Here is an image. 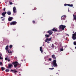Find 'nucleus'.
I'll return each instance as SVG.
<instances>
[{
    "instance_id": "nucleus-1",
    "label": "nucleus",
    "mask_w": 76,
    "mask_h": 76,
    "mask_svg": "<svg viewBox=\"0 0 76 76\" xmlns=\"http://www.w3.org/2000/svg\"><path fill=\"white\" fill-rule=\"evenodd\" d=\"M57 62V61L56 60H54L53 61V66H52V67H57L58 66L57 65V64L56 63Z\"/></svg>"
},
{
    "instance_id": "nucleus-2",
    "label": "nucleus",
    "mask_w": 76,
    "mask_h": 76,
    "mask_svg": "<svg viewBox=\"0 0 76 76\" xmlns=\"http://www.w3.org/2000/svg\"><path fill=\"white\" fill-rule=\"evenodd\" d=\"M65 28H66L65 26H64L63 25H61L59 26V29H62V30H63V31L64 30Z\"/></svg>"
},
{
    "instance_id": "nucleus-3",
    "label": "nucleus",
    "mask_w": 76,
    "mask_h": 76,
    "mask_svg": "<svg viewBox=\"0 0 76 76\" xmlns=\"http://www.w3.org/2000/svg\"><path fill=\"white\" fill-rule=\"evenodd\" d=\"M17 22L16 21H13L11 22L10 23V25H16Z\"/></svg>"
},
{
    "instance_id": "nucleus-4",
    "label": "nucleus",
    "mask_w": 76,
    "mask_h": 76,
    "mask_svg": "<svg viewBox=\"0 0 76 76\" xmlns=\"http://www.w3.org/2000/svg\"><path fill=\"white\" fill-rule=\"evenodd\" d=\"M51 31H52V30H49V31H48V32H47L48 33H49V35H52V34H53V32Z\"/></svg>"
},
{
    "instance_id": "nucleus-5",
    "label": "nucleus",
    "mask_w": 76,
    "mask_h": 76,
    "mask_svg": "<svg viewBox=\"0 0 76 76\" xmlns=\"http://www.w3.org/2000/svg\"><path fill=\"white\" fill-rule=\"evenodd\" d=\"M66 18V15H64L61 16V20H64Z\"/></svg>"
},
{
    "instance_id": "nucleus-6",
    "label": "nucleus",
    "mask_w": 76,
    "mask_h": 76,
    "mask_svg": "<svg viewBox=\"0 0 76 76\" xmlns=\"http://www.w3.org/2000/svg\"><path fill=\"white\" fill-rule=\"evenodd\" d=\"M13 10L14 13H16V7H13Z\"/></svg>"
},
{
    "instance_id": "nucleus-7",
    "label": "nucleus",
    "mask_w": 76,
    "mask_h": 76,
    "mask_svg": "<svg viewBox=\"0 0 76 76\" xmlns=\"http://www.w3.org/2000/svg\"><path fill=\"white\" fill-rule=\"evenodd\" d=\"M6 13H7V12H3L2 13V15L4 17H6V15H6Z\"/></svg>"
},
{
    "instance_id": "nucleus-8",
    "label": "nucleus",
    "mask_w": 76,
    "mask_h": 76,
    "mask_svg": "<svg viewBox=\"0 0 76 76\" xmlns=\"http://www.w3.org/2000/svg\"><path fill=\"white\" fill-rule=\"evenodd\" d=\"M51 38H48L46 39V40H45V42H47L48 41H51Z\"/></svg>"
},
{
    "instance_id": "nucleus-9",
    "label": "nucleus",
    "mask_w": 76,
    "mask_h": 76,
    "mask_svg": "<svg viewBox=\"0 0 76 76\" xmlns=\"http://www.w3.org/2000/svg\"><path fill=\"white\" fill-rule=\"evenodd\" d=\"M13 19V18L12 17H10L8 18V21H9V22H10V21H12V19Z\"/></svg>"
},
{
    "instance_id": "nucleus-10",
    "label": "nucleus",
    "mask_w": 76,
    "mask_h": 76,
    "mask_svg": "<svg viewBox=\"0 0 76 76\" xmlns=\"http://www.w3.org/2000/svg\"><path fill=\"white\" fill-rule=\"evenodd\" d=\"M52 58H53V60H56V57L54 54L52 56Z\"/></svg>"
},
{
    "instance_id": "nucleus-11",
    "label": "nucleus",
    "mask_w": 76,
    "mask_h": 76,
    "mask_svg": "<svg viewBox=\"0 0 76 76\" xmlns=\"http://www.w3.org/2000/svg\"><path fill=\"white\" fill-rule=\"evenodd\" d=\"M11 71L12 72H13V73H17V71L15 69H14V70L11 69Z\"/></svg>"
},
{
    "instance_id": "nucleus-12",
    "label": "nucleus",
    "mask_w": 76,
    "mask_h": 76,
    "mask_svg": "<svg viewBox=\"0 0 76 76\" xmlns=\"http://www.w3.org/2000/svg\"><path fill=\"white\" fill-rule=\"evenodd\" d=\"M51 30L54 31V32H57V30L55 28H54L53 29H51Z\"/></svg>"
},
{
    "instance_id": "nucleus-13",
    "label": "nucleus",
    "mask_w": 76,
    "mask_h": 76,
    "mask_svg": "<svg viewBox=\"0 0 76 76\" xmlns=\"http://www.w3.org/2000/svg\"><path fill=\"white\" fill-rule=\"evenodd\" d=\"M12 64H10L8 65V67L9 68V69H10V68H12Z\"/></svg>"
},
{
    "instance_id": "nucleus-14",
    "label": "nucleus",
    "mask_w": 76,
    "mask_h": 76,
    "mask_svg": "<svg viewBox=\"0 0 76 76\" xmlns=\"http://www.w3.org/2000/svg\"><path fill=\"white\" fill-rule=\"evenodd\" d=\"M75 36H75L74 35H72V38L74 40H75V39H76V37H75Z\"/></svg>"
},
{
    "instance_id": "nucleus-15",
    "label": "nucleus",
    "mask_w": 76,
    "mask_h": 76,
    "mask_svg": "<svg viewBox=\"0 0 76 76\" xmlns=\"http://www.w3.org/2000/svg\"><path fill=\"white\" fill-rule=\"evenodd\" d=\"M40 51L42 53V52H43V50H42V47H41L40 48Z\"/></svg>"
},
{
    "instance_id": "nucleus-16",
    "label": "nucleus",
    "mask_w": 76,
    "mask_h": 76,
    "mask_svg": "<svg viewBox=\"0 0 76 76\" xmlns=\"http://www.w3.org/2000/svg\"><path fill=\"white\" fill-rule=\"evenodd\" d=\"M7 13L8 15H11V12L9 11L7 12Z\"/></svg>"
},
{
    "instance_id": "nucleus-17",
    "label": "nucleus",
    "mask_w": 76,
    "mask_h": 76,
    "mask_svg": "<svg viewBox=\"0 0 76 76\" xmlns=\"http://www.w3.org/2000/svg\"><path fill=\"white\" fill-rule=\"evenodd\" d=\"M9 48V46L8 45H7L6 46V48H5V50L6 51H8V49Z\"/></svg>"
},
{
    "instance_id": "nucleus-18",
    "label": "nucleus",
    "mask_w": 76,
    "mask_h": 76,
    "mask_svg": "<svg viewBox=\"0 0 76 76\" xmlns=\"http://www.w3.org/2000/svg\"><path fill=\"white\" fill-rule=\"evenodd\" d=\"M12 64H18V62L16 61H15V62H13L12 63Z\"/></svg>"
},
{
    "instance_id": "nucleus-19",
    "label": "nucleus",
    "mask_w": 76,
    "mask_h": 76,
    "mask_svg": "<svg viewBox=\"0 0 76 76\" xmlns=\"http://www.w3.org/2000/svg\"><path fill=\"white\" fill-rule=\"evenodd\" d=\"M73 16L74 17V20H76V15H73Z\"/></svg>"
},
{
    "instance_id": "nucleus-20",
    "label": "nucleus",
    "mask_w": 76,
    "mask_h": 76,
    "mask_svg": "<svg viewBox=\"0 0 76 76\" xmlns=\"http://www.w3.org/2000/svg\"><path fill=\"white\" fill-rule=\"evenodd\" d=\"M18 66V64H14V66L15 68H16V67H17Z\"/></svg>"
},
{
    "instance_id": "nucleus-21",
    "label": "nucleus",
    "mask_w": 76,
    "mask_h": 76,
    "mask_svg": "<svg viewBox=\"0 0 76 76\" xmlns=\"http://www.w3.org/2000/svg\"><path fill=\"white\" fill-rule=\"evenodd\" d=\"M5 69H6V68H4V67H1V69L2 70V71H3L4 70H5Z\"/></svg>"
},
{
    "instance_id": "nucleus-22",
    "label": "nucleus",
    "mask_w": 76,
    "mask_h": 76,
    "mask_svg": "<svg viewBox=\"0 0 76 76\" xmlns=\"http://www.w3.org/2000/svg\"><path fill=\"white\" fill-rule=\"evenodd\" d=\"M45 37H46V38H48V37H50V35L49 34H45Z\"/></svg>"
},
{
    "instance_id": "nucleus-23",
    "label": "nucleus",
    "mask_w": 76,
    "mask_h": 76,
    "mask_svg": "<svg viewBox=\"0 0 76 76\" xmlns=\"http://www.w3.org/2000/svg\"><path fill=\"white\" fill-rule=\"evenodd\" d=\"M7 51H8V53H9V54H10V53H12V51H10V50H8Z\"/></svg>"
},
{
    "instance_id": "nucleus-24",
    "label": "nucleus",
    "mask_w": 76,
    "mask_h": 76,
    "mask_svg": "<svg viewBox=\"0 0 76 76\" xmlns=\"http://www.w3.org/2000/svg\"><path fill=\"white\" fill-rule=\"evenodd\" d=\"M73 4H72L71 5L70 4H68V6H69V7H73Z\"/></svg>"
},
{
    "instance_id": "nucleus-25",
    "label": "nucleus",
    "mask_w": 76,
    "mask_h": 76,
    "mask_svg": "<svg viewBox=\"0 0 76 76\" xmlns=\"http://www.w3.org/2000/svg\"><path fill=\"white\" fill-rule=\"evenodd\" d=\"M9 71H10V70L9 69H6L5 70V71L6 72H9Z\"/></svg>"
},
{
    "instance_id": "nucleus-26",
    "label": "nucleus",
    "mask_w": 76,
    "mask_h": 76,
    "mask_svg": "<svg viewBox=\"0 0 76 76\" xmlns=\"http://www.w3.org/2000/svg\"><path fill=\"white\" fill-rule=\"evenodd\" d=\"M12 47H13V45H10V48L11 49V48H12Z\"/></svg>"
},
{
    "instance_id": "nucleus-27",
    "label": "nucleus",
    "mask_w": 76,
    "mask_h": 76,
    "mask_svg": "<svg viewBox=\"0 0 76 76\" xmlns=\"http://www.w3.org/2000/svg\"><path fill=\"white\" fill-rule=\"evenodd\" d=\"M51 47H52V48H54V45L52 44V45L51 46Z\"/></svg>"
},
{
    "instance_id": "nucleus-28",
    "label": "nucleus",
    "mask_w": 76,
    "mask_h": 76,
    "mask_svg": "<svg viewBox=\"0 0 76 76\" xmlns=\"http://www.w3.org/2000/svg\"><path fill=\"white\" fill-rule=\"evenodd\" d=\"M64 49L63 48H61L60 49V51H63Z\"/></svg>"
},
{
    "instance_id": "nucleus-29",
    "label": "nucleus",
    "mask_w": 76,
    "mask_h": 76,
    "mask_svg": "<svg viewBox=\"0 0 76 76\" xmlns=\"http://www.w3.org/2000/svg\"><path fill=\"white\" fill-rule=\"evenodd\" d=\"M68 4H64V6H68Z\"/></svg>"
},
{
    "instance_id": "nucleus-30",
    "label": "nucleus",
    "mask_w": 76,
    "mask_h": 76,
    "mask_svg": "<svg viewBox=\"0 0 76 76\" xmlns=\"http://www.w3.org/2000/svg\"><path fill=\"white\" fill-rule=\"evenodd\" d=\"M74 44L75 45H76V42L75 41L74 42Z\"/></svg>"
},
{
    "instance_id": "nucleus-31",
    "label": "nucleus",
    "mask_w": 76,
    "mask_h": 76,
    "mask_svg": "<svg viewBox=\"0 0 76 76\" xmlns=\"http://www.w3.org/2000/svg\"><path fill=\"white\" fill-rule=\"evenodd\" d=\"M54 68H49V69H50V70H53Z\"/></svg>"
},
{
    "instance_id": "nucleus-32",
    "label": "nucleus",
    "mask_w": 76,
    "mask_h": 76,
    "mask_svg": "<svg viewBox=\"0 0 76 76\" xmlns=\"http://www.w3.org/2000/svg\"><path fill=\"white\" fill-rule=\"evenodd\" d=\"M72 35H74V36H76V32H75V34H72Z\"/></svg>"
},
{
    "instance_id": "nucleus-33",
    "label": "nucleus",
    "mask_w": 76,
    "mask_h": 76,
    "mask_svg": "<svg viewBox=\"0 0 76 76\" xmlns=\"http://www.w3.org/2000/svg\"><path fill=\"white\" fill-rule=\"evenodd\" d=\"M52 60V59H51V58H49V61H51Z\"/></svg>"
},
{
    "instance_id": "nucleus-34",
    "label": "nucleus",
    "mask_w": 76,
    "mask_h": 76,
    "mask_svg": "<svg viewBox=\"0 0 76 76\" xmlns=\"http://www.w3.org/2000/svg\"><path fill=\"white\" fill-rule=\"evenodd\" d=\"M32 22H33V23H35V21L34 20H33Z\"/></svg>"
},
{
    "instance_id": "nucleus-35",
    "label": "nucleus",
    "mask_w": 76,
    "mask_h": 76,
    "mask_svg": "<svg viewBox=\"0 0 76 76\" xmlns=\"http://www.w3.org/2000/svg\"><path fill=\"white\" fill-rule=\"evenodd\" d=\"M4 20H5V18H4L1 19L2 21H4Z\"/></svg>"
},
{
    "instance_id": "nucleus-36",
    "label": "nucleus",
    "mask_w": 76,
    "mask_h": 76,
    "mask_svg": "<svg viewBox=\"0 0 76 76\" xmlns=\"http://www.w3.org/2000/svg\"><path fill=\"white\" fill-rule=\"evenodd\" d=\"M5 60H6V61L7 60H8V58H7L6 57L5 58Z\"/></svg>"
},
{
    "instance_id": "nucleus-37",
    "label": "nucleus",
    "mask_w": 76,
    "mask_h": 76,
    "mask_svg": "<svg viewBox=\"0 0 76 76\" xmlns=\"http://www.w3.org/2000/svg\"><path fill=\"white\" fill-rule=\"evenodd\" d=\"M2 58L1 57V56H0V60H2Z\"/></svg>"
},
{
    "instance_id": "nucleus-38",
    "label": "nucleus",
    "mask_w": 76,
    "mask_h": 76,
    "mask_svg": "<svg viewBox=\"0 0 76 76\" xmlns=\"http://www.w3.org/2000/svg\"><path fill=\"white\" fill-rule=\"evenodd\" d=\"M60 46H61V45H62V43H61V42H60Z\"/></svg>"
},
{
    "instance_id": "nucleus-39",
    "label": "nucleus",
    "mask_w": 76,
    "mask_h": 76,
    "mask_svg": "<svg viewBox=\"0 0 76 76\" xmlns=\"http://www.w3.org/2000/svg\"><path fill=\"white\" fill-rule=\"evenodd\" d=\"M0 65H1V66L2 65V62H0Z\"/></svg>"
},
{
    "instance_id": "nucleus-40",
    "label": "nucleus",
    "mask_w": 76,
    "mask_h": 76,
    "mask_svg": "<svg viewBox=\"0 0 76 76\" xmlns=\"http://www.w3.org/2000/svg\"><path fill=\"white\" fill-rule=\"evenodd\" d=\"M10 4H11V5H12V4H13V3H12V2H11L10 3Z\"/></svg>"
},
{
    "instance_id": "nucleus-41",
    "label": "nucleus",
    "mask_w": 76,
    "mask_h": 76,
    "mask_svg": "<svg viewBox=\"0 0 76 76\" xmlns=\"http://www.w3.org/2000/svg\"><path fill=\"white\" fill-rule=\"evenodd\" d=\"M66 35L67 37H69V34H66Z\"/></svg>"
},
{
    "instance_id": "nucleus-42",
    "label": "nucleus",
    "mask_w": 76,
    "mask_h": 76,
    "mask_svg": "<svg viewBox=\"0 0 76 76\" xmlns=\"http://www.w3.org/2000/svg\"><path fill=\"white\" fill-rule=\"evenodd\" d=\"M4 10V12H5V10H6V8H4V10Z\"/></svg>"
},
{
    "instance_id": "nucleus-43",
    "label": "nucleus",
    "mask_w": 76,
    "mask_h": 76,
    "mask_svg": "<svg viewBox=\"0 0 76 76\" xmlns=\"http://www.w3.org/2000/svg\"><path fill=\"white\" fill-rule=\"evenodd\" d=\"M2 56V55L1 54V53L0 52V56Z\"/></svg>"
},
{
    "instance_id": "nucleus-44",
    "label": "nucleus",
    "mask_w": 76,
    "mask_h": 76,
    "mask_svg": "<svg viewBox=\"0 0 76 76\" xmlns=\"http://www.w3.org/2000/svg\"><path fill=\"white\" fill-rule=\"evenodd\" d=\"M8 61L9 62L10 61V59H8Z\"/></svg>"
},
{
    "instance_id": "nucleus-45",
    "label": "nucleus",
    "mask_w": 76,
    "mask_h": 76,
    "mask_svg": "<svg viewBox=\"0 0 76 76\" xmlns=\"http://www.w3.org/2000/svg\"><path fill=\"white\" fill-rule=\"evenodd\" d=\"M3 18V17H2L0 18V19H2V18Z\"/></svg>"
},
{
    "instance_id": "nucleus-46",
    "label": "nucleus",
    "mask_w": 76,
    "mask_h": 76,
    "mask_svg": "<svg viewBox=\"0 0 76 76\" xmlns=\"http://www.w3.org/2000/svg\"><path fill=\"white\" fill-rule=\"evenodd\" d=\"M47 43H48V44H49V43H50V42L48 41V42H47Z\"/></svg>"
},
{
    "instance_id": "nucleus-47",
    "label": "nucleus",
    "mask_w": 76,
    "mask_h": 76,
    "mask_svg": "<svg viewBox=\"0 0 76 76\" xmlns=\"http://www.w3.org/2000/svg\"><path fill=\"white\" fill-rule=\"evenodd\" d=\"M22 47H23V48H25V46H22Z\"/></svg>"
},
{
    "instance_id": "nucleus-48",
    "label": "nucleus",
    "mask_w": 76,
    "mask_h": 76,
    "mask_svg": "<svg viewBox=\"0 0 76 76\" xmlns=\"http://www.w3.org/2000/svg\"><path fill=\"white\" fill-rule=\"evenodd\" d=\"M55 49H56V48H57V47H55Z\"/></svg>"
},
{
    "instance_id": "nucleus-49",
    "label": "nucleus",
    "mask_w": 76,
    "mask_h": 76,
    "mask_svg": "<svg viewBox=\"0 0 76 76\" xmlns=\"http://www.w3.org/2000/svg\"><path fill=\"white\" fill-rule=\"evenodd\" d=\"M75 49H76V46L75 47Z\"/></svg>"
},
{
    "instance_id": "nucleus-50",
    "label": "nucleus",
    "mask_w": 76,
    "mask_h": 76,
    "mask_svg": "<svg viewBox=\"0 0 76 76\" xmlns=\"http://www.w3.org/2000/svg\"><path fill=\"white\" fill-rule=\"evenodd\" d=\"M34 9H37V8H35Z\"/></svg>"
},
{
    "instance_id": "nucleus-51",
    "label": "nucleus",
    "mask_w": 76,
    "mask_h": 76,
    "mask_svg": "<svg viewBox=\"0 0 76 76\" xmlns=\"http://www.w3.org/2000/svg\"><path fill=\"white\" fill-rule=\"evenodd\" d=\"M56 43L57 44V42H56Z\"/></svg>"
},
{
    "instance_id": "nucleus-52",
    "label": "nucleus",
    "mask_w": 76,
    "mask_h": 76,
    "mask_svg": "<svg viewBox=\"0 0 76 76\" xmlns=\"http://www.w3.org/2000/svg\"><path fill=\"white\" fill-rule=\"evenodd\" d=\"M13 31H15V30H14V29H13Z\"/></svg>"
},
{
    "instance_id": "nucleus-53",
    "label": "nucleus",
    "mask_w": 76,
    "mask_h": 76,
    "mask_svg": "<svg viewBox=\"0 0 76 76\" xmlns=\"http://www.w3.org/2000/svg\"><path fill=\"white\" fill-rule=\"evenodd\" d=\"M23 14H25V13H23Z\"/></svg>"
},
{
    "instance_id": "nucleus-54",
    "label": "nucleus",
    "mask_w": 76,
    "mask_h": 76,
    "mask_svg": "<svg viewBox=\"0 0 76 76\" xmlns=\"http://www.w3.org/2000/svg\"><path fill=\"white\" fill-rule=\"evenodd\" d=\"M75 36H76V35Z\"/></svg>"
}]
</instances>
